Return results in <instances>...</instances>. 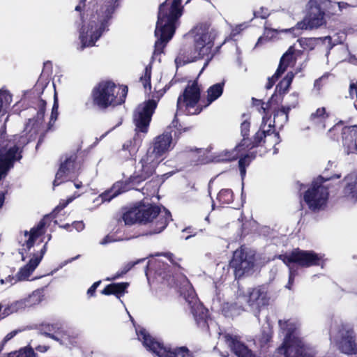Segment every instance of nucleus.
Returning a JSON list of instances; mask_svg holds the SVG:
<instances>
[{"instance_id":"obj_1","label":"nucleus","mask_w":357,"mask_h":357,"mask_svg":"<svg viewBox=\"0 0 357 357\" xmlns=\"http://www.w3.org/2000/svg\"><path fill=\"white\" fill-rule=\"evenodd\" d=\"M121 0H102L95 13H86V18L82 17V26L79 30L80 50L95 45L102 35L109 30L112 15L119 6Z\"/></svg>"},{"instance_id":"obj_2","label":"nucleus","mask_w":357,"mask_h":357,"mask_svg":"<svg viewBox=\"0 0 357 357\" xmlns=\"http://www.w3.org/2000/svg\"><path fill=\"white\" fill-rule=\"evenodd\" d=\"M182 12L181 0H173L172 3L166 0L160 5L155 30L157 40L154 46V55L160 54L173 37Z\"/></svg>"},{"instance_id":"obj_3","label":"nucleus","mask_w":357,"mask_h":357,"mask_svg":"<svg viewBox=\"0 0 357 357\" xmlns=\"http://www.w3.org/2000/svg\"><path fill=\"white\" fill-rule=\"evenodd\" d=\"M164 158V157L158 155V153L149 148L139 161L141 169L137 176H131L128 182H116L110 189L100 195L96 200L100 199L102 203L109 202L119 195L128 191L134 188V185L150 177L154 173L156 167Z\"/></svg>"},{"instance_id":"obj_4","label":"nucleus","mask_w":357,"mask_h":357,"mask_svg":"<svg viewBox=\"0 0 357 357\" xmlns=\"http://www.w3.org/2000/svg\"><path fill=\"white\" fill-rule=\"evenodd\" d=\"M188 37L193 39L194 50L188 52L183 47L179 50L175 59L177 67L208 56L213 46L215 33L208 26L199 24L188 33Z\"/></svg>"},{"instance_id":"obj_5","label":"nucleus","mask_w":357,"mask_h":357,"mask_svg":"<svg viewBox=\"0 0 357 357\" xmlns=\"http://www.w3.org/2000/svg\"><path fill=\"white\" fill-rule=\"evenodd\" d=\"M280 333L284 336L278 353L284 357H312L309 347L300 333V323L294 319H280L278 321Z\"/></svg>"},{"instance_id":"obj_6","label":"nucleus","mask_w":357,"mask_h":357,"mask_svg":"<svg viewBox=\"0 0 357 357\" xmlns=\"http://www.w3.org/2000/svg\"><path fill=\"white\" fill-rule=\"evenodd\" d=\"M162 93L157 92L153 99L139 105L133 114V122L135 126V136L132 141H128L123 145V150L128 151L130 155H133L140 146L142 139L147 133L152 115L157 107L158 101Z\"/></svg>"},{"instance_id":"obj_7","label":"nucleus","mask_w":357,"mask_h":357,"mask_svg":"<svg viewBox=\"0 0 357 357\" xmlns=\"http://www.w3.org/2000/svg\"><path fill=\"white\" fill-rule=\"evenodd\" d=\"M27 143L22 136H6V126L0 129V179L13 167L15 162L22 158V149Z\"/></svg>"},{"instance_id":"obj_8","label":"nucleus","mask_w":357,"mask_h":357,"mask_svg":"<svg viewBox=\"0 0 357 357\" xmlns=\"http://www.w3.org/2000/svg\"><path fill=\"white\" fill-rule=\"evenodd\" d=\"M327 5L335 7L330 0H310L308 2L309 11L303 20L298 22L296 26L291 29L282 30L284 32H292L299 35L301 30L318 29L326 24V16H331L336 12L331 11Z\"/></svg>"},{"instance_id":"obj_9","label":"nucleus","mask_w":357,"mask_h":357,"mask_svg":"<svg viewBox=\"0 0 357 357\" xmlns=\"http://www.w3.org/2000/svg\"><path fill=\"white\" fill-rule=\"evenodd\" d=\"M128 93V87L118 89L111 81H102L92 90L93 102L99 108L105 109L109 106H116L124 102Z\"/></svg>"},{"instance_id":"obj_10","label":"nucleus","mask_w":357,"mask_h":357,"mask_svg":"<svg viewBox=\"0 0 357 357\" xmlns=\"http://www.w3.org/2000/svg\"><path fill=\"white\" fill-rule=\"evenodd\" d=\"M139 222L150 224L149 234H156L163 231L171 220L170 212L152 204L138 206Z\"/></svg>"},{"instance_id":"obj_11","label":"nucleus","mask_w":357,"mask_h":357,"mask_svg":"<svg viewBox=\"0 0 357 357\" xmlns=\"http://www.w3.org/2000/svg\"><path fill=\"white\" fill-rule=\"evenodd\" d=\"M331 341L346 354H357L356 334L351 326L344 324H333L330 331Z\"/></svg>"},{"instance_id":"obj_12","label":"nucleus","mask_w":357,"mask_h":357,"mask_svg":"<svg viewBox=\"0 0 357 357\" xmlns=\"http://www.w3.org/2000/svg\"><path fill=\"white\" fill-rule=\"evenodd\" d=\"M330 178H324L319 176L312 183L311 186L304 194V201L308 208L312 211H319L326 205L328 198L329 184L327 183Z\"/></svg>"},{"instance_id":"obj_13","label":"nucleus","mask_w":357,"mask_h":357,"mask_svg":"<svg viewBox=\"0 0 357 357\" xmlns=\"http://www.w3.org/2000/svg\"><path fill=\"white\" fill-rule=\"evenodd\" d=\"M237 300L243 310L249 308L254 313H258L262 307L269 304L270 296L267 287L261 285L250 288L245 292L239 293Z\"/></svg>"},{"instance_id":"obj_14","label":"nucleus","mask_w":357,"mask_h":357,"mask_svg":"<svg viewBox=\"0 0 357 357\" xmlns=\"http://www.w3.org/2000/svg\"><path fill=\"white\" fill-rule=\"evenodd\" d=\"M200 89L196 82L188 84L177 99V112L187 115L199 114L203 109L199 103Z\"/></svg>"},{"instance_id":"obj_15","label":"nucleus","mask_w":357,"mask_h":357,"mask_svg":"<svg viewBox=\"0 0 357 357\" xmlns=\"http://www.w3.org/2000/svg\"><path fill=\"white\" fill-rule=\"evenodd\" d=\"M137 335L144 347L158 357H185L189 354L186 347H178L174 350L165 347L162 342L150 335L144 329L137 330Z\"/></svg>"},{"instance_id":"obj_16","label":"nucleus","mask_w":357,"mask_h":357,"mask_svg":"<svg viewBox=\"0 0 357 357\" xmlns=\"http://www.w3.org/2000/svg\"><path fill=\"white\" fill-rule=\"evenodd\" d=\"M266 126V121L265 118H263L262 124L259 130L255 134L254 136L253 141L250 142V139L246 138V137L249 135L250 123L248 121H244L241 125V132L243 139L242 140L245 139L247 141L246 144L243 147V149L250 150L252 148L260 144L261 142H271L275 144H278L280 140V136L278 132H275L274 130L272 128L271 125L269 124L268 126V129H265Z\"/></svg>"},{"instance_id":"obj_17","label":"nucleus","mask_w":357,"mask_h":357,"mask_svg":"<svg viewBox=\"0 0 357 357\" xmlns=\"http://www.w3.org/2000/svg\"><path fill=\"white\" fill-rule=\"evenodd\" d=\"M181 293L188 303L197 324L200 327H205L208 311L198 301L193 287L187 280H185V284L181 288Z\"/></svg>"},{"instance_id":"obj_18","label":"nucleus","mask_w":357,"mask_h":357,"mask_svg":"<svg viewBox=\"0 0 357 357\" xmlns=\"http://www.w3.org/2000/svg\"><path fill=\"white\" fill-rule=\"evenodd\" d=\"M279 258L287 266L297 264L301 266L310 267L319 266L323 257L313 251L302 250L297 248L289 254L280 255Z\"/></svg>"},{"instance_id":"obj_19","label":"nucleus","mask_w":357,"mask_h":357,"mask_svg":"<svg viewBox=\"0 0 357 357\" xmlns=\"http://www.w3.org/2000/svg\"><path fill=\"white\" fill-rule=\"evenodd\" d=\"M77 155L71 153L66 156L65 160L61 162L58 172L56 174L53 182L54 186H56L77 176L80 169V165L76 161Z\"/></svg>"},{"instance_id":"obj_20","label":"nucleus","mask_w":357,"mask_h":357,"mask_svg":"<svg viewBox=\"0 0 357 357\" xmlns=\"http://www.w3.org/2000/svg\"><path fill=\"white\" fill-rule=\"evenodd\" d=\"M230 266L234 269L235 277L241 278L248 274L254 267L255 259L252 255H248L243 249L236 250L230 261Z\"/></svg>"},{"instance_id":"obj_21","label":"nucleus","mask_w":357,"mask_h":357,"mask_svg":"<svg viewBox=\"0 0 357 357\" xmlns=\"http://www.w3.org/2000/svg\"><path fill=\"white\" fill-rule=\"evenodd\" d=\"M177 123V119L175 117L172 122V125L167 127L162 135L154 139L153 146L150 148L158 153V155L165 158V153L171 149L173 139L172 132H174V136H176L177 130L175 128Z\"/></svg>"},{"instance_id":"obj_22","label":"nucleus","mask_w":357,"mask_h":357,"mask_svg":"<svg viewBox=\"0 0 357 357\" xmlns=\"http://www.w3.org/2000/svg\"><path fill=\"white\" fill-rule=\"evenodd\" d=\"M225 344L237 357H260L237 335L225 333L222 335Z\"/></svg>"},{"instance_id":"obj_23","label":"nucleus","mask_w":357,"mask_h":357,"mask_svg":"<svg viewBox=\"0 0 357 357\" xmlns=\"http://www.w3.org/2000/svg\"><path fill=\"white\" fill-rule=\"evenodd\" d=\"M46 330L44 334L55 340L61 341L62 344H73L77 337V334H73L71 331L66 330L63 324L56 322L48 324L45 327Z\"/></svg>"},{"instance_id":"obj_24","label":"nucleus","mask_w":357,"mask_h":357,"mask_svg":"<svg viewBox=\"0 0 357 357\" xmlns=\"http://www.w3.org/2000/svg\"><path fill=\"white\" fill-rule=\"evenodd\" d=\"M45 221L41 220L38 224L33 227L29 232L24 231V238H26L22 244V248L20 249V254L22 255V259H25L24 253L29 250L35 243L36 240L45 233Z\"/></svg>"},{"instance_id":"obj_25","label":"nucleus","mask_w":357,"mask_h":357,"mask_svg":"<svg viewBox=\"0 0 357 357\" xmlns=\"http://www.w3.org/2000/svg\"><path fill=\"white\" fill-rule=\"evenodd\" d=\"M47 243H45L41 250L38 252L33 253L29 262L20 269L17 275L19 280H26L34 271L47 251Z\"/></svg>"},{"instance_id":"obj_26","label":"nucleus","mask_w":357,"mask_h":357,"mask_svg":"<svg viewBox=\"0 0 357 357\" xmlns=\"http://www.w3.org/2000/svg\"><path fill=\"white\" fill-rule=\"evenodd\" d=\"M356 126H346L342 129V142L347 154L354 153L357 151V144L355 142L356 138Z\"/></svg>"},{"instance_id":"obj_27","label":"nucleus","mask_w":357,"mask_h":357,"mask_svg":"<svg viewBox=\"0 0 357 357\" xmlns=\"http://www.w3.org/2000/svg\"><path fill=\"white\" fill-rule=\"evenodd\" d=\"M247 141L245 139L242 140L239 144H238L235 149L231 151L224 150L215 155L213 158V161L215 162H229L237 159L240 155H243L245 150L243 147L246 144Z\"/></svg>"},{"instance_id":"obj_28","label":"nucleus","mask_w":357,"mask_h":357,"mask_svg":"<svg viewBox=\"0 0 357 357\" xmlns=\"http://www.w3.org/2000/svg\"><path fill=\"white\" fill-rule=\"evenodd\" d=\"M291 98L294 99V101L290 105L282 106L281 109L278 110L274 114V123L278 124L280 127H282L288 121L289 111L292 108H295L298 104V98L297 96L294 94L291 96Z\"/></svg>"},{"instance_id":"obj_29","label":"nucleus","mask_w":357,"mask_h":357,"mask_svg":"<svg viewBox=\"0 0 357 357\" xmlns=\"http://www.w3.org/2000/svg\"><path fill=\"white\" fill-rule=\"evenodd\" d=\"M346 185L344 189V195L356 202L357 200V174H349L345 178Z\"/></svg>"},{"instance_id":"obj_30","label":"nucleus","mask_w":357,"mask_h":357,"mask_svg":"<svg viewBox=\"0 0 357 357\" xmlns=\"http://www.w3.org/2000/svg\"><path fill=\"white\" fill-rule=\"evenodd\" d=\"M294 77V74L292 72H289L283 79L276 86L275 93L271 96L270 102H272L278 98V96L284 94L288 91L292 80Z\"/></svg>"},{"instance_id":"obj_31","label":"nucleus","mask_w":357,"mask_h":357,"mask_svg":"<svg viewBox=\"0 0 357 357\" xmlns=\"http://www.w3.org/2000/svg\"><path fill=\"white\" fill-rule=\"evenodd\" d=\"M128 285L129 284L128 282L110 284L107 285L101 291V293L104 295L114 294L117 297H119V295L124 294L125 290L128 287Z\"/></svg>"},{"instance_id":"obj_32","label":"nucleus","mask_w":357,"mask_h":357,"mask_svg":"<svg viewBox=\"0 0 357 357\" xmlns=\"http://www.w3.org/2000/svg\"><path fill=\"white\" fill-rule=\"evenodd\" d=\"M224 82L217 83L210 86L207 90V104L206 107L217 100L223 92Z\"/></svg>"},{"instance_id":"obj_33","label":"nucleus","mask_w":357,"mask_h":357,"mask_svg":"<svg viewBox=\"0 0 357 357\" xmlns=\"http://www.w3.org/2000/svg\"><path fill=\"white\" fill-rule=\"evenodd\" d=\"M294 52L292 47H289L287 52L282 56L279 66L277 69V75L283 74L287 67L294 61Z\"/></svg>"},{"instance_id":"obj_34","label":"nucleus","mask_w":357,"mask_h":357,"mask_svg":"<svg viewBox=\"0 0 357 357\" xmlns=\"http://www.w3.org/2000/svg\"><path fill=\"white\" fill-rule=\"evenodd\" d=\"M328 117L325 107H319L314 112H312L310 116V120L313 123L321 126L322 129L326 128L325 121Z\"/></svg>"},{"instance_id":"obj_35","label":"nucleus","mask_w":357,"mask_h":357,"mask_svg":"<svg viewBox=\"0 0 357 357\" xmlns=\"http://www.w3.org/2000/svg\"><path fill=\"white\" fill-rule=\"evenodd\" d=\"M269 23L268 22H265L264 24V36L259 38L255 47H258L264 42H266L271 38H273L278 33L280 32L278 29H271L269 27Z\"/></svg>"},{"instance_id":"obj_36","label":"nucleus","mask_w":357,"mask_h":357,"mask_svg":"<svg viewBox=\"0 0 357 357\" xmlns=\"http://www.w3.org/2000/svg\"><path fill=\"white\" fill-rule=\"evenodd\" d=\"M123 220L125 225H132L137 222H139V215L138 206L130 209V211L125 213L123 215Z\"/></svg>"},{"instance_id":"obj_37","label":"nucleus","mask_w":357,"mask_h":357,"mask_svg":"<svg viewBox=\"0 0 357 357\" xmlns=\"http://www.w3.org/2000/svg\"><path fill=\"white\" fill-rule=\"evenodd\" d=\"M26 299L17 301L11 303L8 307H6L3 313V317L8 315L10 313L17 312V311L25 308L29 306Z\"/></svg>"},{"instance_id":"obj_38","label":"nucleus","mask_w":357,"mask_h":357,"mask_svg":"<svg viewBox=\"0 0 357 357\" xmlns=\"http://www.w3.org/2000/svg\"><path fill=\"white\" fill-rule=\"evenodd\" d=\"M145 259L143 258V259H138L135 261H130L128 263H127L126 264H125L123 268H121V270L119 272L116 273V274L112 277V278H107V280H115V279H117L120 277H121L122 275H123L124 274L127 273L134 266H135L136 264L144 261Z\"/></svg>"},{"instance_id":"obj_39","label":"nucleus","mask_w":357,"mask_h":357,"mask_svg":"<svg viewBox=\"0 0 357 357\" xmlns=\"http://www.w3.org/2000/svg\"><path fill=\"white\" fill-rule=\"evenodd\" d=\"M46 107V101L38 98L36 103V109H37V114L35 117V121L39 123L43 119Z\"/></svg>"},{"instance_id":"obj_40","label":"nucleus","mask_w":357,"mask_h":357,"mask_svg":"<svg viewBox=\"0 0 357 357\" xmlns=\"http://www.w3.org/2000/svg\"><path fill=\"white\" fill-rule=\"evenodd\" d=\"M151 66H147L144 69V75L140 77V82L142 83L145 90H151Z\"/></svg>"},{"instance_id":"obj_41","label":"nucleus","mask_w":357,"mask_h":357,"mask_svg":"<svg viewBox=\"0 0 357 357\" xmlns=\"http://www.w3.org/2000/svg\"><path fill=\"white\" fill-rule=\"evenodd\" d=\"M218 199L222 204H229L233 201V192L230 189L221 190L218 195Z\"/></svg>"},{"instance_id":"obj_42","label":"nucleus","mask_w":357,"mask_h":357,"mask_svg":"<svg viewBox=\"0 0 357 357\" xmlns=\"http://www.w3.org/2000/svg\"><path fill=\"white\" fill-rule=\"evenodd\" d=\"M7 357H35V353L31 348L24 347L17 351L10 352Z\"/></svg>"},{"instance_id":"obj_43","label":"nucleus","mask_w":357,"mask_h":357,"mask_svg":"<svg viewBox=\"0 0 357 357\" xmlns=\"http://www.w3.org/2000/svg\"><path fill=\"white\" fill-rule=\"evenodd\" d=\"M255 157V155L252 153L250 154H246L240 158L238 161V165L242 178H243L245 175V166L248 165L250 161Z\"/></svg>"},{"instance_id":"obj_44","label":"nucleus","mask_w":357,"mask_h":357,"mask_svg":"<svg viewBox=\"0 0 357 357\" xmlns=\"http://www.w3.org/2000/svg\"><path fill=\"white\" fill-rule=\"evenodd\" d=\"M12 101V96L8 91L0 90V112L4 107L10 105Z\"/></svg>"},{"instance_id":"obj_45","label":"nucleus","mask_w":357,"mask_h":357,"mask_svg":"<svg viewBox=\"0 0 357 357\" xmlns=\"http://www.w3.org/2000/svg\"><path fill=\"white\" fill-rule=\"evenodd\" d=\"M43 291L41 290L34 291L29 298H26L29 306L39 303L42 301Z\"/></svg>"},{"instance_id":"obj_46","label":"nucleus","mask_w":357,"mask_h":357,"mask_svg":"<svg viewBox=\"0 0 357 357\" xmlns=\"http://www.w3.org/2000/svg\"><path fill=\"white\" fill-rule=\"evenodd\" d=\"M58 108H59V104H58L56 94L55 93L54 105H53V107L52 109L50 120L49 122V126H51L55 122V121L57 119L58 114H59Z\"/></svg>"},{"instance_id":"obj_47","label":"nucleus","mask_w":357,"mask_h":357,"mask_svg":"<svg viewBox=\"0 0 357 357\" xmlns=\"http://www.w3.org/2000/svg\"><path fill=\"white\" fill-rule=\"evenodd\" d=\"M79 196V194L75 193L73 196H70L66 200H61L59 204L54 208V212L59 213Z\"/></svg>"},{"instance_id":"obj_48","label":"nucleus","mask_w":357,"mask_h":357,"mask_svg":"<svg viewBox=\"0 0 357 357\" xmlns=\"http://www.w3.org/2000/svg\"><path fill=\"white\" fill-rule=\"evenodd\" d=\"M270 14V11L266 7H261L258 10L254 12L255 17H260L261 19L267 18Z\"/></svg>"},{"instance_id":"obj_49","label":"nucleus","mask_w":357,"mask_h":357,"mask_svg":"<svg viewBox=\"0 0 357 357\" xmlns=\"http://www.w3.org/2000/svg\"><path fill=\"white\" fill-rule=\"evenodd\" d=\"M289 281L287 284L286 285V288L291 289V286L294 283V278L296 275H297L296 271L294 268V267L289 264Z\"/></svg>"},{"instance_id":"obj_50","label":"nucleus","mask_w":357,"mask_h":357,"mask_svg":"<svg viewBox=\"0 0 357 357\" xmlns=\"http://www.w3.org/2000/svg\"><path fill=\"white\" fill-rule=\"evenodd\" d=\"M333 4H335V7L331 6V5H327V6L328 7V8L330 9L331 8H337L339 13H341L342 9L344 8H347L348 7H349V4H348L347 3H345V2H338V3H335V2H332Z\"/></svg>"},{"instance_id":"obj_51","label":"nucleus","mask_w":357,"mask_h":357,"mask_svg":"<svg viewBox=\"0 0 357 357\" xmlns=\"http://www.w3.org/2000/svg\"><path fill=\"white\" fill-rule=\"evenodd\" d=\"M349 96L352 99L355 98L357 99V82H351L349 86Z\"/></svg>"},{"instance_id":"obj_52","label":"nucleus","mask_w":357,"mask_h":357,"mask_svg":"<svg viewBox=\"0 0 357 357\" xmlns=\"http://www.w3.org/2000/svg\"><path fill=\"white\" fill-rule=\"evenodd\" d=\"M280 75H277L276 71L275 73L272 77H268L267 84L266 85V88L267 89H271Z\"/></svg>"},{"instance_id":"obj_53","label":"nucleus","mask_w":357,"mask_h":357,"mask_svg":"<svg viewBox=\"0 0 357 357\" xmlns=\"http://www.w3.org/2000/svg\"><path fill=\"white\" fill-rule=\"evenodd\" d=\"M100 281H98V282H94L91 287L90 288L88 289L87 291V295L89 296V297H91V296H95V293H96V289L98 288V287L100 285Z\"/></svg>"},{"instance_id":"obj_54","label":"nucleus","mask_w":357,"mask_h":357,"mask_svg":"<svg viewBox=\"0 0 357 357\" xmlns=\"http://www.w3.org/2000/svg\"><path fill=\"white\" fill-rule=\"evenodd\" d=\"M151 183H146V185L142 189V192L143 195H146L148 196H150V195L155 194V192L156 191V188H154L152 192L149 191V186H151Z\"/></svg>"},{"instance_id":"obj_55","label":"nucleus","mask_w":357,"mask_h":357,"mask_svg":"<svg viewBox=\"0 0 357 357\" xmlns=\"http://www.w3.org/2000/svg\"><path fill=\"white\" fill-rule=\"evenodd\" d=\"M116 240L112 235L105 236L103 239L100 242L101 245H107L109 243L116 241Z\"/></svg>"},{"instance_id":"obj_56","label":"nucleus","mask_w":357,"mask_h":357,"mask_svg":"<svg viewBox=\"0 0 357 357\" xmlns=\"http://www.w3.org/2000/svg\"><path fill=\"white\" fill-rule=\"evenodd\" d=\"M72 226L77 231H81L84 229V224L82 221H75L72 224Z\"/></svg>"},{"instance_id":"obj_57","label":"nucleus","mask_w":357,"mask_h":357,"mask_svg":"<svg viewBox=\"0 0 357 357\" xmlns=\"http://www.w3.org/2000/svg\"><path fill=\"white\" fill-rule=\"evenodd\" d=\"M319 39L323 40V42L324 43H327L328 48V53L329 52L330 50H331L333 48V47L335 45L334 44H332L331 38L330 36H326V37H324V38H319Z\"/></svg>"},{"instance_id":"obj_58","label":"nucleus","mask_w":357,"mask_h":357,"mask_svg":"<svg viewBox=\"0 0 357 357\" xmlns=\"http://www.w3.org/2000/svg\"><path fill=\"white\" fill-rule=\"evenodd\" d=\"M157 256H160V255H163L165 256V257H167L171 263H172L173 264H175L176 265L177 264L174 261V255L171 252H164V253H158L156 255Z\"/></svg>"},{"instance_id":"obj_59","label":"nucleus","mask_w":357,"mask_h":357,"mask_svg":"<svg viewBox=\"0 0 357 357\" xmlns=\"http://www.w3.org/2000/svg\"><path fill=\"white\" fill-rule=\"evenodd\" d=\"M16 334H17L16 331H13L10 333H8L3 338V343H6L8 341L11 340Z\"/></svg>"},{"instance_id":"obj_60","label":"nucleus","mask_w":357,"mask_h":357,"mask_svg":"<svg viewBox=\"0 0 357 357\" xmlns=\"http://www.w3.org/2000/svg\"><path fill=\"white\" fill-rule=\"evenodd\" d=\"M79 257V255L76 256L75 257H73V258H71L67 261H63V263H61L60 265H59V268H61L62 267H63L64 266H66V264H68V263H70L72 262L73 261L77 259V258Z\"/></svg>"},{"instance_id":"obj_61","label":"nucleus","mask_w":357,"mask_h":357,"mask_svg":"<svg viewBox=\"0 0 357 357\" xmlns=\"http://www.w3.org/2000/svg\"><path fill=\"white\" fill-rule=\"evenodd\" d=\"M48 349L49 347L45 345H39L36 347V349L40 352H45Z\"/></svg>"},{"instance_id":"obj_62","label":"nucleus","mask_w":357,"mask_h":357,"mask_svg":"<svg viewBox=\"0 0 357 357\" xmlns=\"http://www.w3.org/2000/svg\"><path fill=\"white\" fill-rule=\"evenodd\" d=\"M324 79V77L315 80L314 82V86L315 88H317L318 90H319L321 89V79Z\"/></svg>"},{"instance_id":"obj_63","label":"nucleus","mask_w":357,"mask_h":357,"mask_svg":"<svg viewBox=\"0 0 357 357\" xmlns=\"http://www.w3.org/2000/svg\"><path fill=\"white\" fill-rule=\"evenodd\" d=\"M340 125L337 123L331 129L329 130V132L339 131L340 130Z\"/></svg>"},{"instance_id":"obj_64","label":"nucleus","mask_w":357,"mask_h":357,"mask_svg":"<svg viewBox=\"0 0 357 357\" xmlns=\"http://www.w3.org/2000/svg\"><path fill=\"white\" fill-rule=\"evenodd\" d=\"M84 1H85V0H80L79 1V3L77 6H76V7H75V10L76 11H80L81 10L82 5L84 4Z\"/></svg>"}]
</instances>
